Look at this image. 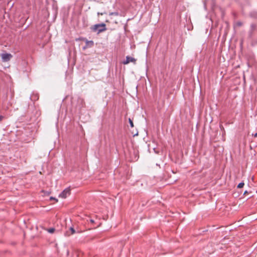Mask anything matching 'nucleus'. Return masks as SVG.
I'll list each match as a JSON object with an SVG mask.
<instances>
[{"label": "nucleus", "mask_w": 257, "mask_h": 257, "mask_svg": "<svg viewBox=\"0 0 257 257\" xmlns=\"http://www.w3.org/2000/svg\"><path fill=\"white\" fill-rule=\"evenodd\" d=\"M98 29V33H101L105 31L106 30V25L104 24H96L93 26L92 30L96 31Z\"/></svg>", "instance_id": "f257e3e1"}, {"label": "nucleus", "mask_w": 257, "mask_h": 257, "mask_svg": "<svg viewBox=\"0 0 257 257\" xmlns=\"http://www.w3.org/2000/svg\"><path fill=\"white\" fill-rule=\"evenodd\" d=\"M71 193V189L70 188H67L63 190V191L59 194V197L62 198H66Z\"/></svg>", "instance_id": "f03ea898"}, {"label": "nucleus", "mask_w": 257, "mask_h": 257, "mask_svg": "<svg viewBox=\"0 0 257 257\" xmlns=\"http://www.w3.org/2000/svg\"><path fill=\"white\" fill-rule=\"evenodd\" d=\"M12 55L9 53H3L1 54V57L3 62H8L12 58Z\"/></svg>", "instance_id": "7ed1b4c3"}, {"label": "nucleus", "mask_w": 257, "mask_h": 257, "mask_svg": "<svg viewBox=\"0 0 257 257\" xmlns=\"http://www.w3.org/2000/svg\"><path fill=\"white\" fill-rule=\"evenodd\" d=\"M136 59L134 58L130 57V56H126V60L123 62L124 64H127L130 62H134L135 63Z\"/></svg>", "instance_id": "20e7f679"}, {"label": "nucleus", "mask_w": 257, "mask_h": 257, "mask_svg": "<svg viewBox=\"0 0 257 257\" xmlns=\"http://www.w3.org/2000/svg\"><path fill=\"white\" fill-rule=\"evenodd\" d=\"M75 229H74V228L70 227L69 229V230L67 231L66 232L65 235L69 236L72 234H73L74 233H75Z\"/></svg>", "instance_id": "39448f33"}, {"label": "nucleus", "mask_w": 257, "mask_h": 257, "mask_svg": "<svg viewBox=\"0 0 257 257\" xmlns=\"http://www.w3.org/2000/svg\"><path fill=\"white\" fill-rule=\"evenodd\" d=\"M94 42L92 41L86 40V46L84 47V49L87 47H91L93 46Z\"/></svg>", "instance_id": "423d86ee"}, {"label": "nucleus", "mask_w": 257, "mask_h": 257, "mask_svg": "<svg viewBox=\"0 0 257 257\" xmlns=\"http://www.w3.org/2000/svg\"><path fill=\"white\" fill-rule=\"evenodd\" d=\"M47 231L49 232V233H53L55 231V229L54 228H49V229H47Z\"/></svg>", "instance_id": "0eeeda50"}, {"label": "nucleus", "mask_w": 257, "mask_h": 257, "mask_svg": "<svg viewBox=\"0 0 257 257\" xmlns=\"http://www.w3.org/2000/svg\"><path fill=\"white\" fill-rule=\"evenodd\" d=\"M128 121H129L131 126L132 127H133L134 126V123L133 122V120L130 118L128 119Z\"/></svg>", "instance_id": "6e6552de"}, {"label": "nucleus", "mask_w": 257, "mask_h": 257, "mask_svg": "<svg viewBox=\"0 0 257 257\" xmlns=\"http://www.w3.org/2000/svg\"><path fill=\"white\" fill-rule=\"evenodd\" d=\"M244 185V183L241 182V183H239L238 185H237V188H241L243 187Z\"/></svg>", "instance_id": "1a4fd4ad"}, {"label": "nucleus", "mask_w": 257, "mask_h": 257, "mask_svg": "<svg viewBox=\"0 0 257 257\" xmlns=\"http://www.w3.org/2000/svg\"><path fill=\"white\" fill-rule=\"evenodd\" d=\"M109 15L110 16H112V15H114V16H118V13L117 12H112V13H110L109 14Z\"/></svg>", "instance_id": "9d476101"}, {"label": "nucleus", "mask_w": 257, "mask_h": 257, "mask_svg": "<svg viewBox=\"0 0 257 257\" xmlns=\"http://www.w3.org/2000/svg\"><path fill=\"white\" fill-rule=\"evenodd\" d=\"M50 199L51 200H54L56 201V202H58V199L53 197H51Z\"/></svg>", "instance_id": "9b49d317"}, {"label": "nucleus", "mask_w": 257, "mask_h": 257, "mask_svg": "<svg viewBox=\"0 0 257 257\" xmlns=\"http://www.w3.org/2000/svg\"><path fill=\"white\" fill-rule=\"evenodd\" d=\"M236 25L238 26H241L242 25V23L241 22H237Z\"/></svg>", "instance_id": "f8f14e48"}, {"label": "nucleus", "mask_w": 257, "mask_h": 257, "mask_svg": "<svg viewBox=\"0 0 257 257\" xmlns=\"http://www.w3.org/2000/svg\"><path fill=\"white\" fill-rule=\"evenodd\" d=\"M104 14H105V13H98L97 15H103Z\"/></svg>", "instance_id": "ddd939ff"}, {"label": "nucleus", "mask_w": 257, "mask_h": 257, "mask_svg": "<svg viewBox=\"0 0 257 257\" xmlns=\"http://www.w3.org/2000/svg\"><path fill=\"white\" fill-rule=\"evenodd\" d=\"M4 118V116H3L2 115H0V121H1Z\"/></svg>", "instance_id": "4468645a"}, {"label": "nucleus", "mask_w": 257, "mask_h": 257, "mask_svg": "<svg viewBox=\"0 0 257 257\" xmlns=\"http://www.w3.org/2000/svg\"><path fill=\"white\" fill-rule=\"evenodd\" d=\"M254 137L256 138L257 137V133L253 135Z\"/></svg>", "instance_id": "2eb2a0df"}, {"label": "nucleus", "mask_w": 257, "mask_h": 257, "mask_svg": "<svg viewBox=\"0 0 257 257\" xmlns=\"http://www.w3.org/2000/svg\"><path fill=\"white\" fill-rule=\"evenodd\" d=\"M247 192L246 191H245V192H244V195H245V194H247Z\"/></svg>", "instance_id": "dca6fc26"}, {"label": "nucleus", "mask_w": 257, "mask_h": 257, "mask_svg": "<svg viewBox=\"0 0 257 257\" xmlns=\"http://www.w3.org/2000/svg\"><path fill=\"white\" fill-rule=\"evenodd\" d=\"M49 194H50V193H49V192L47 193V195H49Z\"/></svg>", "instance_id": "f3484780"}]
</instances>
